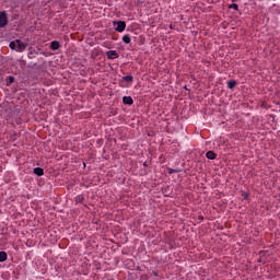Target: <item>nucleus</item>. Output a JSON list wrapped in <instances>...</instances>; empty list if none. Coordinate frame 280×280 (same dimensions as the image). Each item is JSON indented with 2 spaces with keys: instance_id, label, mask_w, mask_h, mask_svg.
Here are the masks:
<instances>
[{
  "instance_id": "1",
  "label": "nucleus",
  "mask_w": 280,
  "mask_h": 280,
  "mask_svg": "<svg viewBox=\"0 0 280 280\" xmlns=\"http://www.w3.org/2000/svg\"><path fill=\"white\" fill-rule=\"evenodd\" d=\"M10 49H15V51H25L27 49V44L21 42V39H16L11 42L9 45Z\"/></svg>"
},
{
  "instance_id": "2",
  "label": "nucleus",
  "mask_w": 280,
  "mask_h": 280,
  "mask_svg": "<svg viewBox=\"0 0 280 280\" xmlns=\"http://www.w3.org/2000/svg\"><path fill=\"white\" fill-rule=\"evenodd\" d=\"M8 25V13L5 11H2L0 13V27H5Z\"/></svg>"
},
{
  "instance_id": "3",
  "label": "nucleus",
  "mask_w": 280,
  "mask_h": 280,
  "mask_svg": "<svg viewBox=\"0 0 280 280\" xmlns=\"http://www.w3.org/2000/svg\"><path fill=\"white\" fill-rule=\"evenodd\" d=\"M106 56L109 60H115V58H119V55L117 54V50H108L106 52Z\"/></svg>"
},
{
  "instance_id": "4",
  "label": "nucleus",
  "mask_w": 280,
  "mask_h": 280,
  "mask_svg": "<svg viewBox=\"0 0 280 280\" xmlns=\"http://www.w3.org/2000/svg\"><path fill=\"white\" fill-rule=\"evenodd\" d=\"M116 24H117L116 32H124V30H126V22L118 21L116 22Z\"/></svg>"
},
{
  "instance_id": "5",
  "label": "nucleus",
  "mask_w": 280,
  "mask_h": 280,
  "mask_svg": "<svg viewBox=\"0 0 280 280\" xmlns=\"http://www.w3.org/2000/svg\"><path fill=\"white\" fill-rule=\"evenodd\" d=\"M50 49H52V51H58V49H60V43L56 40L51 42Z\"/></svg>"
},
{
  "instance_id": "6",
  "label": "nucleus",
  "mask_w": 280,
  "mask_h": 280,
  "mask_svg": "<svg viewBox=\"0 0 280 280\" xmlns=\"http://www.w3.org/2000/svg\"><path fill=\"white\" fill-rule=\"evenodd\" d=\"M122 103L128 104L129 106L132 105L133 101L131 96H124L122 97Z\"/></svg>"
},
{
  "instance_id": "7",
  "label": "nucleus",
  "mask_w": 280,
  "mask_h": 280,
  "mask_svg": "<svg viewBox=\"0 0 280 280\" xmlns=\"http://www.w3.org/2000/svg\"><path fill=\"white\" fill-rule=\"evenodd\" d=\"M34 174H36V176H43V174H45V171H43V168L40 167H35Z\"/></svg>"
},
{
  "instance_id": "8",
  "label": "nucleus",
  "mask_w": 280,
  "mask_h": 280,
  "mask_svg": "<svg viewBox=\"0 0 280 280\" xmlns=\"http://www.w3.org/2000/svg\"><path fill=\"white\" fill-rule=\"evenodd\" d=\"M207 159H209L210 161H213V159H215V153L213 151H208L206 153Z\"/></svg>"
},
{
  "instance_id": "9",
  "label": "nucleus",
  "mask_w": 280,
  "mask_h": 280,
  "mask_svg": "<svg viewBox=\"0 0 280 280\" xmlns=\"http://www.w3.org/2000/svg\"><path fill=\"white\" fill-rule=\"evenodd\" d=\"M228 86L229 89H235V86H237V82L235 80L229 81Z\"/></svg>"
},
{
  "instance_id": "10",
  "label": "nucleus",
  "mask_w": 280,
  "mask_h": 280,
  "mask_svg": "<svg viewBox=\"0 0 280 280\" xmlns=\"http://www.w3.org/2000/svg\"><path fill=\"white\" fill-rule=\"evenodd\" d=\"M8 259V254L5 252H0V261H5Z\"/></svg>"
},
{
  "instance_id": "11",
  "label": "nucleus",
  "mask_w": 280,
  "mask_h": 280,
  "mask_svg": "<svg viewBox=\"0 0 280 280\" xmlns=\"http://www.w3.org/2000/svg\"><path fill=\"white\" fill-rule=\"evenodd\" d=\"M130 35H124L122 37V42L126 44V45H130Z\"/></svg>"
},
{
  "instance_id": "12",
  "label": "nucleus",
  "mask_w": 280,
  "mask_h": 280,
  "mask_svg": "<svg viewBox=\"0 0 280 280\" xmlns=\"http://www.w3.org/2000/svg\"><path fill=\"white\" fill-rule=\"evenodd\" d=\"M75 202L83 203L84 202V196L79 195L75 197Z\"/></svg>"
},
{
  "instance_id": "13",
  "label": "nucleus",
  "mask_w": 280,
  "mask_h": 280,
  "mask_svg": "<svg viewBox=\"0 0 280 280\" xmlns=\"http://www.w3.org/2000/svg\"><path fill=\"white\" fill-rule=\"evenodd\" d=\"M122 79L125 80V82H132L133 80L132 75H126Z\"/></svg>"
},
{
  "instance_id": "14",
  "label": "nucleus",
  "mask_w": 280,
  "mask_h": 280,
  "mask_svg": "<svg viewBox=\"0 0 280 280\" xmlns=\"http://www.w3.org/2000/svg\"><path fill=\"white\" fill-rule=\"evenodd\" d=\"M230 8H232L233 10H237V4L233 3V4L230 5Z\"/></svg>"
},
{
  "instance_id": "15",
  "label": "nucleus",
  "mask_w": 280,
  "mask_h": 280,
  "mask_svg": "<svg viewBox=\"0 0 280 280\" xmlns=\"http://www.w3.org/2000/svg\"><path fill=\"white\" fill-rule=\"evenodd\" d=\"M11 82H14V77H10Z\"/></svg>"
},
{
  "instance_id": "16",
  "label": "nucleus",
  "mask_w": 280,
  "mask_h": 280,
  "mask_svg": "<svg viewBox=\"0 0 280 280\" xmlns=\"http://www.w3.org/2000/svg\"><path fill=\"white\" fill-rule=\"evenodd\" d=\"M244 198H248V194H244Z\"/></svg>"
}]
</instances>
